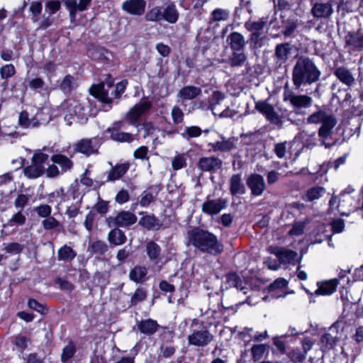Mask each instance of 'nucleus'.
Returning <instances> with one entry per match:
<instances>
[{"label": "nucleus", "mask_w": 363, "mask_h": 363, "mask_svg": "<svg viewBox=\"0 0 363 363\" xmlns=\"http://www.w3.org/2000/svg\"><path fill=\"white\" fill-rule=\"evenodd\" d=\"M321 72L315 62L308 57H300L292 70V82L296 89L304 84H312L318 82Z\"/></svg>", "instance_id": "1"}, {"label": "nucleus", "mask_w": 363, "mask_h": 363, "mask_svg": "<svg viewBox=\"0 0 363 363\" xmlns=\"http://www.w3.org/2000/svg\"><path fill=\"white\" fill-rule=\"evenodd\" d=\"M187 239L190 245L202 252L214 254L220 252L217 238L213 233L199 228L188 230Z\"/></svg>", "instance_id": "2"}, {"label": "nucleus", "mask_w": 363, "mask_h": 363, "mask_svg": "<svg viewBox=\"0 0 363 363\" xmlns=\"http://www.w3.org/2000/svg\"><path fill=\"white\" fill-rule=\"evenodd\" d=\"M126 84L127 82H121L113 87V84L110 82L107 83V89H106L105 84L101 83L97 85H93L90 88V93L101 102L108 104L110 109L111 108L113 97L119 99L125 91Z\"/></svg>", "instance_id": "3"}, {"label": "nucleus", "mask_w": 363, "mask_h": 363, "mask_svg": "<svg viewBox=\"0 0 363 363\" xmlns=\"http://www.w3.org/2000/svg\"><path fill=\"white\" fill-rule=\"evenodd\" d=\"M307 123L310 124H321L318 130V135L323 138H328L337 123L335 116L322 109L318 110L307 118Z\"/></svg>", "instance_id": "4"}, {"label": "nucleus", "mask_w": 363, "mask_h": 363, "mask_svg": "<svg viewBox=\"0 0 363 363\" xmlns=\"http://www.w3.org/2000/svg\"><path fill=\"white\" fill-rule=\"evenodd\" d=\"M48 159V155L43 152L34 154L31 164L23 169L24 175L28 179H36L42 176L45 171L44 164Z\"/></svg>", "instance_id": "5"}, {"label": "nucleus", "mask_w": 363, "mask_h": 363, "mask_svg": "<svg viewBox=\"0 0 363 363\" xmlns=\"http://www.w3.org/2000/svg\"><path fill=\"white\" fill-rule=\"evenodd\" d=\"M188 343L198 347H203L211 344L214 340V335L206 326L194 329L188 336Z\"/></svg>", "instance_id": "6"}, {"label": "nucleus", "mask_w": 363, "mask_h": 363, "mask_svg": "<svg viewBox=\"0 0 363 363\" xmlns=\"http://www.w3.org/2000/svg\"><path fill=\"white\" fill-rule=\"evenodd\" d=\"M63 106L67 113L65 116V120L68 125H72V119L74 116L79 119H87V108L80 101L75 99H69L64 103Z\"/></svg>", "instance_id": "7"}, {"label": "nucleus", "mask_w": 363, "mask_h": 363, "mask_svg": "<svg viewBox=\"0 0 363 363\" xmlns=\"http://www.w3.org/2000/svg\"><path fill=\"white\" fill-rule=\"evenodd\" d=\"M152 102L148 100H143L136 104L125 114V119L129 124L138 127L140 118L145 115L152 108Z\"/></svg>", "instance_id": "8"}, {"label": "nucleus", "mask_w": 363, "mask_h": 363, "mask_svg": "<svg viewBox=\"0 0 363 363\" xmlns=\"http://www.w3.org/2000/svg\"><path fill=\"white\" fill-rule=\"evenodd\" d=\"M138 220L135 213L129 211H121L116 216L108 218L107 221L109 227L128 228L134 225Z\"/></svg>", "instance_id": "9"}, {"label": "nucleus", "mask_w": 363, "mask_h": 363, "mask_svg": "<svg viewBox=\"0 0 363 363\" xmlns=\"http://www.w3.org/2000/svg\"><path fill=\"white\" fill-rule=\"evenodd\" d=\"M99 140L100 139L97 138L81 139L74 145V150L86 156L98 154Z\"/></svg>", "instance_id": "10"}, {"label": "nucleus", "mask_w": 363, "mask_h": 363, "mask_svg": "<svg viewBox=\"0 0 363 363\" xmlns=\"http://www.w3.org/2000/svg\"><path fill=\"white\" fill-rule=\"evenodd\" d=\"M124 123L122 121H115L107 128L106 132L110 134V138L113 140L119 143H132L134 140V135L131 133L122 131Z\"/></svg>", "instance_id": "11"}, {"label": "nucleus", "mask_w": 363, "mask_h": 363, "mask_svg": "<svg viewBox=\"0 0 363 363\" xmlns=\"http://www.w3.org/2000/svg\"><path fill=\"white\" fill-rule=\"evenodd\" d=\"M334 13L331 1H317L313 4L311 13L316 18L329 19Z\"/></svg>", "instance_id": "12"}, {"label": "nucleus", "mask_w": 363, "mask_h": 363, "mask_svg": "<svg viewBox=\"0 0 363 363\" xmlns=\"http://www.w3.org/2000/svg\"><path fill=\"white\" fill-rule=\"evenodd\" d=\"M267 251L270 254L275 255L280 263H292L297 257V253L291 250L280 247L278 246H269L267 248Z\"/></svg>", "instance_id": "13"}, {"label": "nucleus", "mask_w": 363, "mask_h": 363, "mask_svg": "<svg viewBox=\"0 0 363 363\" xmlns=\"http://www.w3.org/2000/svg\"><path fill=\"white\" fill-rule=\"evenodd\" d=\"M247 185L255 196H261L266 189L263 177L258 174H251L247 179Z\"/></svg>", "instance_id": "14"}, {"label": "nucleus", "mask_w": 363, "mask_h": 363, "mask_svg": "<svg viewBox=\"0 0 363 363\" xmlns=\"http://www.w3.org/2000/svg\"><path fill=\"white\" fill-rule=\"evenodd\" d=\"M255 108L257 111L266 116L268 121L274 124L281 123L279 114L275 111L274 108L269 104L264 101H259L256 103Z\"/></svg>", "instance_id": "15"}, {"label": "nucleus", "mask_w": 363, "mask_h": 363, "mask_svg": "<svg viewBox=\"0 0 363 363\" xmlns=\"http://www.w3.org/2000/svg\"><path fill=\"white\" fill-rule=\"evenodd\" d=\"M292 51V45L289 43L277 45L274 53V59L277 65L281 66L289 58Z\"/></svg>", "instance_id": "16"}, {"label": "nucleus", "mask_w": 363, "mask_h": 363, "mask_svg": "<svg viewBox=\"0 0 363 363\" xmlns=\"http://www.w3.org/2000/svg\"><path fill=\"white\" fill-rule=\"evenodd\" d=\"M284 100L289 101L296 108L309 107L313 101L312 98L307 95H296L290 91L284 93Z\"/></svg>", "instance_id": "17"}, {"label": "nucleus", "mask_w": 363, "mask_h": 363, "mask_svg": "<svg viewBox=\"0 0 363 363\" xmlns=\"http://www.w3.org/2000/svg\"><path fill=\"white\" fill-rule=\"evenodd\" d=\"M146 7L145 0H127L122 4V9L132 15L141 16L144 13Z\"/></svg>", "instance_id": "18"}, {"label": "nucleus", "mask_w": 363, "mask_h": 363, "mask_svg": "<svg viewBox=\"0 0 363 363\" xmlns=\"http://www.w3.org/2000/svg\"><path fill=\"white\" fill-rule=\"evenodd\" d=\"M63 1L69 11L72 21H74L77 12L85 11L90 5L91 0H79V3L77 0H63Z\"/></svg>", "instance_id": "19"}, {"label": "nucleus", "mask_w": 363, "mask_h": 363, "mask_svg": "<svg viewBox=\"0 0 363 363\" xmlns=\"http://www.w3.org/2000/svg\"><path fill=\"white\" fill-rule=\"evenodd\" d=\"M334 75L340 82L347 86H352L356 81L354 75L351 70L344 66L336 67L334 71Z\"/></svg>", "instance_id": "20"}, {"label": "nucleus", "mask_w": 363, "mask_h": 363, "mask_svg": "<svg viewBox=\"0 0 363 363\" xmlns=\"http://www.w3.org/2000/svg\"><path fill=\"white\" fill-rule=\"evenodd\" d=\"M226 202L224 199H208L202 205V211L208 215L218 214L225 207Z\"/></svg>", "instance_id": "21"}, {"label": "nucleus", "mask_w": 363, "mask_h": 363, "mask_svg": "<svg viewBox=\"0 0 363 363\" xmlns=\"http://www.w3.org/2000/svg\"><path fill=\"white\" fill-rule=\"evenodd\" d=\"M130 164L128 162L117 164L112 166L111 170L108 172L107 181L115 182L122 178L130 169Z\"/></svg>", "instance_id": "22"}, {"label": "nucleus", "mask_w": 363, "mask_h": 363, "mask_svg": "<svg viewBox=\"0 0 363 363\" xmlns=\"http://www.w3.org/2000/svg\"><path fill=\"white\" fill-rule=\"evenodd\" d=\"M137 326L138 330L141 333L147 336L154 335L160 328V325L157 323V322L151 318L138 321Z\"/></svg>", "instance_id": "23"}, {"label": "nucleus", "mask_w": 363, "mask_h": 363, "mask_svg": "<svg viewBox=\"0 0 363 363\" xmlns=\"http://www.w3.org/2000/svg\"><path fill=\"white\" fill-rule=\"evenodd\" d=\"M201 94V88L195 86H185L177 93V97L182 101L193 100Z\"/></svg>", "instance_id": "24"}, {"label": "nucleus", "mask_w": 363, "mask_h": 363, "mask_svg": "<svg viewBox=\"0 0 363 363\" xmlns=\"http://www.w3.org/2000/svg\"><path fill=\"white\" fill-rule=\"evenodd\" d=\"M108 240L111 245L118 246L126 242L127 237L122 230L116 227L108 233Z\"/></svg>", "instance_id": "25"}, {"label": "nucleus", "mask_w": 363, "mask_h": 363, "mask_svg": "<svg viewBox=\"0 0 363 363\" xmlns=\"http://www.w3.org/2000/svg\"><path fill=\"white\" fill-rule=\"evenodd\" d=\"M339 281L337 279H330L318 284V288L315 291L316 295L328 296L333 294L337 289Z\"/></svg>", "instance_id": "26"}, {"label": "nucleus", "mask_w": 363, "mask_h": 363, "mask_svg": "<svg viewBox=\"0 0 363 363\" xmlns=\"http://www.w3.org/2000/svg\"><path fill=\"white\" fill-rule=\"evenodd\" d=\"M267 21L264 19H260L257 21H247L245 23L247 30L252 32L251 39L257 40L261 35L260 31L265 27Z\"/></svg>", "instance_id": "27"}, {"label": "nucleus", "mask_w": 363, "mask_h": 363, "mask_svg": "<svg viewBox=\"0 0 363 363\" xmlns=\"http://www.w3.org/2000/svg\"><path fill=\"white\" fill-rule=\"evenodd\" d=\"M220 166L221 161L216 157H202L199 162V167L203 171H216Z\"/></svg>", "instance_id": "28"}, {"label": "nucleus", "mask_w": 363, "mask_h": 363, "mask_svg": "<svg viewBox=\"0 0 363 363\" xmlns=\"http://www.w3.org/2000/svg\"><path fill=\"white\" fill-rule=\"evenodd\" d=\"M179 18V12L174 3H169L166 8L162 10V19H164L169 23H175Z\"/></svg>", "instance_id": "29"}, {"label": "nucleus", "mask_w": 363, "mask_h": 363, "mask_svg": "<svg viewBox=\"0 0 363 363\" xmlns=\"http://www.w3.org/2000/svg\"><path fill=\"white\" fill-rule=\"evenodd\" d=\"M146 253L151 261L158 262L161 254V247L155 241H148L146 243Z\"/></svg>", "instance_id": "30"}, {"label": "nucleus", "mask_w": 363, "mask_h": 363, "mask_svg": "<svg viewBox=\"0 0 363 363\" xmlns=\"http://www.w3.org/2000/svg\"><path fill=\"white\" fill-rule=\"evenodd\" d=\"M346 43L348 45H352L354 48L362 50L363 49V33H349L346 36Z\"/></svg>", "instance_id": "31"}, {"label": "nucleus", "mask_w": 363, "mask_h": 363, "mask_svg": "<svg viewBox=\"0 0 363 363\" xmlns=\"http://www.w3.org/2000/svg\"><path fill=\"white\" fill-rule=\"evenodd\" d=\"M139 225L147 230H152L155 228H160L161 223L160 220L156 218L154 215H145L143 216L139 220Z\"/></svg>", "instance_id": "32"}, {"label": "nucleus", "mask_w": 363, "mask_h": 363, "mask_svg": "<svg viewBox=\"0 0 363 363\" xmlns=\"http://www.w3.org/2000/svg\"><path fill=\"white\" fill-rule=\"evenodd\" d=\"M51 160L60 165L62 172L70 170L73 167V162L65 155L57 154L51 157Z\"/></svg>", "instance_id": "33"}, {"label": "nucleus", "mask_w": 363, "mask_h": 363, "mask_svg": "<svg viewBox=\"0 0 363 363\" xmlns=\"http://www.w3.org/2000/svg\"><path fill=\"white\" fill-rule=\"evenodd\" d=\"M77 256V252L69 246L65 245L59 249L57 257L59 260L71 262Z\"/></svg>", "instance_id": "34"}, {"label": "nucleus", "mask_w": 363, "mask_h": 363, "mask_svg": "<svg viewBox=\"0 0 363 363\" xmlns=\"http://www.w3.org/2000/svg\"><path fill=\"white\" fill-rule=\"evenodd\" d=\"M325 192L324 187L315 186L308 189L305 194V199L308 201H313L320 199Z\"/></svg>", "instance_id": "35"}, {"label": "nucleus", "mask_w": 363, "mask_h": 363, "mask_svg": "<svg viewBox=\"0 0 363 363\" xmlns=\"http://www.w3.org/2000/svg\"><path fill=\"white\" fill-rule=\"evenodd\" d=\"M41 224L45 230H55L60 231L63 228L61 223L51 216L43 220Z\"/></svg>", "instance_id": "36"}, {"label": "nucleus", "mask_w": 363, "mask_h": 363, "mask_svg": "<svg viewBox=\"0 0 363 363\" xmlns=\"http://www.w3.org/2000/svg\"><path fill=\"white\" fill-rule=\"evenodd\" d=\"M77 84L75 77L68 74L63 79L60 85V88L63 92L68 94L70 93L73 89L77 87Z\"/></svg>", "instance_id": "37"}, {"label": "nucleus", "mask_w": 363, "mask_h": 363, "mask_svg": "<svg viewBox=\"0 0 363 363\" xmlns=\"http://www.w3.org/2000/svg\"><path fill=\"white\" fill-rule=\"evenodd\" d=\"M268 347L269 346L264 344L254 345L250 350L252 359L257 362L262 359L264 353L268 352Z\"/></svg>", "instance_id": "38"}, {"label": "nucleus", "mask_w": 363, "mask_h": 363, "mask_svg": "<svg viewBox=\"0 0 363 363\" xmlns=\"http://www.w3.org/2000/svg\"><path fill=\"white\" fill-rule=\"evenodd\" d=\"M147 270L145 267H135L130 272V279L137 283L142 282L146 276Z\"/></svg>", "instance_id": "39"}, {"label": "nucleus", "mask_w": 363, "mask_h": 363, "mask_svg": "<svg viewBox=\"0 0 363 363\" xmlns=\"http://www.w3.org/2000/svg\"><path fill=\"white\" fill-rule=\"evenodd\" d=\"M26 222V215L22 210H19L8 220L6 225L13 226H22Z\"/></svg>", "instance_id": "40"}, {"label": "nucleus", "mask_w": 363, "mask_h": 363, "mask_svg": "<svg viewBox=\"0 0 363 363\" xmlns=\"http://www.w3.org/2000/svg\"><path fill=\"white\" fill-rule=\"evenodd\" d=\"M230 191L232 194H242L245 193V189L241 182L240 176L239 174L233 175L231 178Z\"/></svg>", "instance_id": "41"}, {"label": "nucleus", "mask_w": 363, "mask_h": 363, "mask_svg": "<svg viewBox=\"0 0 363 363\" xmlns=\"http://www.w3.org/2000/svg\"><path fill=\"white\" fill-rule=\"evenodd\" d=\"M12 342L16 347L18 350L23 352L30 342V339L21 334H18L12 337Z\"/></svg>", "instance_id": "42"}, {"label": "nucleus", "mask_w": 363, "mask_h": 363, "mask_svg": "<svg viewBox=\"0 0 363 363\" xmlns=\"http://www.w3.org/2000/svg\"><path fill=\"white\" fill-rule=\"evenodd\" d=\"M18 123L23 128L37 127L39 122L35 118L30 119L26 111H22L19 115Z\"/></svg>", "instance_id": "43"}, {"label": "nucleus", "mask_w": 363, "mask_h": 363, "mask_svg": "<svg viewBox=\"0 0 363 363\" xmlns=\"http://www.w3.org/2000/svg\"><path fill=\"white\" fill-rule=\"evenodd\" d=\"M76 352V345L74 342L70 340L67 346H65L62 350V353L61 354V361L63 363H66L68 360H69Z\"/></svg>", "instance_id": "44"}, {"label": "nucleus", "mask_w": 363, "mask_h": 363, "mask_svg": "<svg viewBox=\"0 0 363 363\" xmlns=\"http://www.w3.org/2000/svg\"><path fill=\"white\" fill-rule=\"evenodd\" d=\"M145 18L147 21L158 22L162 19V9L160 6H155L149 10L145 16Z\"/></svg>", "instance_id": "45"}, {"label": "nucleus", "mask_w": 363, "mask_h": 363, "mask_svg": "<svg viewBox=\"0 0 363 363\" xmlns=\"http://www.w3.org/2000/svg\"><path fill=\"white\" fill-rule=\"evenodd\" d=\"M231 48L233 50H242L245 46V40L243 36L238 33H233L230 35Z\"/></svg>", "instance_id": "46"}, {"label": "nucleus", "mask_w": 363, "mask_h": 363, "mask_svg": "<svg viewBox=\"0 0 363 363\" xmlns=\"http://www.w3.org/2000/svg\"><path fill=\"white\" fill-rule=\"evenodd\" d=\"M225 99V95L219 91H215L211 98L210 99L209 104L211 109L214 115L217 113V106L220 105V101H223Z\"/></svg>", "instance_id": "47"}, {"label": "nucleus", "mask_w": 363, "mask_h": 363, "mask_svg": "<svg viewBox=\"0 0 363 363\" xmlns=\"http://www.w3.org/2000/svg\"><path fill=\"white\" fill-rule=\"evenodd\" d=\"M247 60L242 50H234L230 60L231 66H241Z\"/></svg>", "instance_id": "48"}, {"label": "nucleus", "mask_w": 363, "mask_h": 363, "mask_svg": "<svg viewBox=\"0 0 363 363\" xmlns=\"http://www.w3.org/2000/svg\"><path fill=\"white\" fill-rule=\"evenodd\" d=\"M147 298V291L143 288H138L133 294L130 299V305L135 306L140 302L145 301Z\"/></svg>", "instance_id": "49"}, {"label": "nucleus", "mask_w": 363, "mask_h": 363, "mask_svg": "<svg viewBox=\"0 0 363 363\" xmlns=\"http://www.w3.org/2000/svg\"><path fill=\"white\" fill-rule=\"evenodd\" d=\"M90 250L93 253L103 255L108 250V246L105 242L96 240L91 243Z\"/></svg>", "instance_id": "50"}, {"label": "nucleus", "mask_w": 363, "mask_h": 363, "mask_svg": "<svg viewBox=\"0 0 363 363\" xmlns=\"http://www.w3.org/2000/svg\"><path fill=\"white\" fill-rule=\"evenodd\" d=\"M4 250L9 254H20L24 250V245L18 242H10L6 245Z\"/></svg>", "instance_id": "51"}, {"label": "nucleus", "mask_w": 363, "mask_h": 363, "mask_svg": "<svg viewBox=\"0 0 363 363\" xmlns=\"http://www.w3.org/2000/svg\"><path fill=\"white\" fill-rule=\"evenodd\" d=\"M34 211L39 217L44 219L51 216L52 207L48 204H41L34 208Z\"/></svg>", "instance_id": "52"}, {"label": "nucleus", "mask_w": 363, "mask_h": 363, "mask_svg": "<svg viewBox=\"0 0 363 363\" xmlns=\"http://www.w3.org/2000/svg\"><path fill=\"white\" fill-rule=\"evenodd\" d=\"M171 115L174 124L177 125L183 122L184 113L178 106H173Z\"/></svg>", "instance_id": "53"}, {"label": "nucleus", "mask_w": 363, "mask_h": 363, "mask_svg": "<svg viewBox=\"0 0 363 363\" xmlns=\"http://www.w3.org/2000/svg\"><path fill=\"white\" fill-rule=\"evenodd\" d=\"M16 74V69L12 64L3 66L0 69V75L3 79L12 77Z\"/></svg>", "instance_id": "54"}, {"label": "nucleus", "mask_w": 363, "mask_h": 363, "mask_svg": "<svg viewBox=\"0 0 363 363\" xmlns=\"http://www.w3.org/2000/svg\"><path fill=\"white\" fill-rule=\"evenodd\" d=\"M306 222L299 221L294 223L292 228L289 231V235L291 236H298L303 233Z\"/></svg>", "instance_id": "55"}, {"label": "nucleus", "mask_w": 363, "mask_h": 363, "mask_svg": "<svg viewBox=\"0 0 363 363\" xmlns=\"http://www.w3.org/2000/svg\"><path fill=\"white\" fill-rule=\"evenodd\" d=\"M155 196L150 191H144L140 195V205L143 207L148 206L155 201Z\"/></svg>", "instance_id": "56"}, {"label": "nucleus", "mask_w": 363, "mask_h": 363, "mask_svg": "<svg viewBox=\"0 0 363 363\" xmlns=\"http://www.w3.org/2000/svg\"><path fill=\"white\" fill-rule=\"evenodd\" d=\"M30 196L28 194H20L14 201V206L17 209L22 210L28 203Z\"/></svg>", "instance_id": "57"}, {"label": "nucleus", "mask_w": 363, "mask_h": 363, "mask_svg": "<svg viewBox=\"0 0 363 363\" xmlns=\"http://www.w3.org/2000/svg\"><path fill=\"white\" fill-rule=\"evenodd\" d=\"M176 347L173 345L162 343L160 346L161 355L163 358H169L175 353Z\"/></svg>", "instance_id": "58"}, {"label": "nucleus", "mask_w": 363, "mask_h": 363, "mask_svg": "<svg viewBox=\"0 0 363 363\" xmlns=\"http://www.w3.org/2000/svg\"><path fill=\"white\" fill-rule=\"evenodd\" d=\"M321 342L325 345L328 349H331L336 345L337 338L330 333H325L321 337Z\"/></svg>", "instance_id": "59"}, {"label": "nucleus", "mask_w": 363, "mask_h": 363, "mask_svg": "<svg viewBox=\"0 0 363 363\" xmlns=\"http://www.w3.org/2000/svg\"><path fill=\"white\" fill-rule=\"evenodd\" d=\"M172 168L179 170L186 165V160L182 155H177L172 162Z\"/></svg>", "instance_id": "60"}, {"label": "nucleus", "mask_w": 363, "mask_h": 363, "mask_svg": "<svg viewBox=\"0 0 363 363\" xmlns=\"http://www.w3.org/2000/svg\"><path fill=\"white\" fill-rule=\"evenodd\" d=\"M148 147L147 146H141L134 152V157L139 160H148Z\"/></svg>", "instance_id": "61"}, {"label": "nucleus", "mask_w": 363, "mask_h": 363, "mask_svg": "<svg viewBox=\"0 0 363 363\" xmlns=\"http://www.w3.org/2000/svg\"><path fill=\"white\" fill-rule=\"evenodd\" d=\"M28 305L30 308L35 310L41 314H44L47 311V309L45 308V306L37 301L35 299H29Z\"/></svg>", "instance_id": "62"}, {"label": "nucleus", "mask_w": 363, "mask_h": 363, "mask_svg": "<svg viewBox=\"0 0 363 363\" xmlns=\"http://www.w3.org/2000/svg\"><path fill=\"white\" fill-rule=\"evenodd\" d=\"M286 145L287 142L278 143L274 145V152L277 157L283 158L285 157L286 152Z\"/></svg>", "instance_id": "63"}, {"label": "nucleus", "mask_w": 363, "mask_h": 363, "mask_svg": "<svg viewBox=\"0 0 363 363\" xmlns=\"http://www.w3.org/2000/svg\"><path fill=\"white\" fill-rule=\"evenodd\" d=\"M81 208V201H77L75 204L69 206L66 210V214L69 218H72L76 217Z\"/></svg>", "instance_id": "64"}]
</instances>
